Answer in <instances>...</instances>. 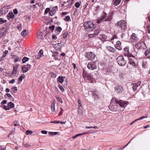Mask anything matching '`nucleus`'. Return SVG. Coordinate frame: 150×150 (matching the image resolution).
Returning <instances> with one entry per match:
<instances>
[{"label": "nucleus", "instance_id": "nucleus-23", "mask_svg": "<svg viewBox=\"0 0 150 150\" xmlns=\"http://www.w3.org/2000/svg\"><path fill=\"white\" fill-rule=\"evenodd\" d=\"M107 38V36L105 35L100 34V38L102 40H105Z\"/></svg>", "mask_w": 150, "mask_h": 150}, {"label": "nucleus", "instance_id": "nucleus-20", "mask_svg": "<svg viewBox=\"0 0 150 150\" xmlns=\"http://www.w3.org/2000/svg\"><path fill=\"white\" fill-rule=\"evenodd\" d=\"M8 19L9 20L10 18L13 19L14 18L15 16L13 12H10L7 15Z\"/></svg>", "mask_w": 150, "mask_h": 150}, {"label": "nucleus", "instance_id": "nucleus-57", "mask_svg": "<svg viewBox=\"0 0 150 150\" xmlns=\"http://www.w3.org/2000/svg\"><path fill=\"white\" fill-rule=\"evenodd\" d=\"M78 106L79 107H82V105H81V101H80L79 99H78Z\"/></svg>", "mask_w": 150, "mask_h": 150}, {"label": "nucleus", "instance_id": "nucleus-21", "mask_svg": "<svg viewBox=\"0 0 150 150\" xmlns=\"http://www.w3.org/2000/svg\"><path fill=\"white\" fill-rule=\"evenodd\" d=\"M18 67V65H16L15 66H13V70L12 71V74H16L17 72V69Z\"/></svg>", "mask_w": 150, "mask_h": 150}, {"label": "nucleus", "instance_id": "nucleus-18", "mask_svg": "<svg viewBox=\"0 0 150 150\" xmlns=\"http://www.w3.org/2000/svg\"><path fill=\"white\" fill-rule=\"evenodd\" d=\"M54 48L57 50H60L62 49L61 46L59 45V43H57L54 45Z\"/></svg>", "mask_w": 150, "mask_h": 150}, {"label": "nucleus", "instance_id": "nucleus-62", "mask_svg": "<svg viewBox=\"0 0 150 150\" xmlns=\"http://www.w3.org/2000/svg\"><path fill=\"white\" fill-rule=\"evenodd\" d=\"M7 100H3L1 103V104H6L7 103Z\"/></svg>", "mask_w": 150, "mask_h": 150}, {"label": "nucleus", "instance_id": "nucleus-14", "mask_svg": "<svg viewBox=\"0 0 150 150\" xmlns=\"http://www.w3.org/2000/svg\"><path fill=\"white\" fill-rule=\"evenodd\" d=\"M144 45V43L139 42L135 45V47L138 50L143 48L142 46Z\"/></svg>", "mask_w": 150, "mask_h": 150}, {"label": "nucleus", "instance_id": "nucleus-60", "mask_svg": "<svg viewBox=\"0 0 150 150\" xmlns=\"http://www.w3.org/2000/svg\"><path fill=\"white\" fill-rule=\"evenodd\" d=\"M13 12L15 14H16L18 13V11L16 9H14L13 10Z\"/></svg>", "mask_w": 150, "mask_h": 150}, {"label": "nucleus", "instance_id": "nucleus-22", "mask_svg": "<svg viewBox=\"0 0 150 150\" xmlns=\"http://www.w3.org/2000/svg\"><path fill=\"white\" fill-rule=\"evenodd\" d=\"M90 82L92 83L93 82V77L91 75L89 74L88 76L86 78Z\"/></svg>", "mask_w": 150, "mask_h": 150}, {"label": "nucleus", "instance_id": "nucleus-53", "mask_svg": "<svg viewBox=\"0 0 150 150\" xmlns=\"http://www.w3.org/2000/svg\"><path fill=\"white\" fill-rule=\"evenodd\" d=\"M3 108L6 110H9V108L8 106H6L5 105H3L2 106Z\"/></svg>", "mask_w": 150, "mask_h": 150}, {"label": "nucleus", "instance_id": "nucleus-49", "mask_svg": "<svg viewBox=\"0 0 150 150\" xmlns=\"http://www.w3.org/2000/svg\"><path fill=\"white\" fill-rule=\"evenodd\" d=\"M50 75L51 77L53 78H55L57 76L56 74L53 72H51L50 73Z\"/></svg>", "mask_w": 150, "mask_h": 150}, {"label": "nucleus", "instance_id": "nucleus-64", "mask_svg": "<svg viewBox=\"0 0 150 150\" xmlns=\"http://www.w3.org/2000/svg\"><path fill=\"white\" fill-rule=\"evenodd\" d=\"M148 33L150 34V25L148 26L147 27Z\"/></svg>", "mask_w": 150, "mask_h": 150}, {"label": "nucleus", "instance_id": "nucleus-30", "mask_svg": "<svg viewBox=\"0 0 150 150\" xmlns=\"http://www.w3.org/2000/svg\"><path fill=\"white\" fill-rule=\"evenodd\" d=\"M87 133H88V132H85L83 133L76 134L73 137V139H75V138H76L77 137H78L79 136L82 135L83 134H87Z\"/></svg>", "mask_w": 150, "mask_h": 150}, {"label": "nucleus", "instance_id": "nucleus-6", "mask_svg": "<svg viewBox=\"0 0 150 150\" xmlns=\"http://www.w3.org/2000/svg\"><path fill=\"white\" fill-rule=\"evenodd\" d=\"M87 68L90 70H93L97 69L96 63L94 61L89 62L87 65Z\"/></svg>", "mask_w": 150, "mask_h": 150}, {"label": "nucleus", "instance_id": "nucleus-34", "mask_svg": "<svg viewBox=\"0 0 150 150\" xmlns=\"http://www.w3.org/2000/svg\"><path fill=\"white\" fill-rule=\"evenodd\" d=\"M100 30L99 29H98L95 30L94 31V34L96 36L100 33Z\"/></svg>", "mask_w": 150, "mask_h": 150}, {"label": "nucleus", "instance_id": "nucleus-5", "mask_svg": "<svg viewBox=\"0 0 150 150\" xmlns=\"http://www.w3.org/2000/svg\"><path fill=\"white\" fill-rule=\"evenodd\" d=\"M117 25L121 27L122 29L125 30L127 28V23L124 20H121L117 22Z\"/></svg>", "mask_w": 150, "mask_h": 150}, {"label": "nucleus", "instance_id": "nucleus-45", "mask_svg": "<svg viewBox=\"0 0 150 150\" xmlns=\"http://www.w3.org/2000/svg\"><path fill=\"white\" fill-rule=\"evenodd\" d=\"M59 88L60 90L62 92H64V89L63 86L59 84L58 85Z\"/></svg>", "mask_w": 150, "mask_h": 150}, {"label": "nucleus", "instance_id": "nucleus-38", "mask_svg": "<svg viewBox=\"0 0 150 150\" xmlns=\"http://www.w3.org/2000/svg\"><path fill=\"white\" fill-rule=\"evenodd\" d=\"M150 54V49H148L145 52L144 55L146 56H147Z\"/></svg>", "mask_w": 150, "mask_h": 150}, {"label": "nucleus", "instance_id": "nucleus-10", "mask_svg": "<svg viewBox=\"0 0 150 150\" xmlns=\"http://www.w3.org/2000/svg\"><path fill=\"white\" fill-rule=\"evenodd\" d=\"M31 65L29 64L24 65L22 67V69L23 73L27 72L31 68Z\"/></svg>", "mask_w": 150, "mask_h": 150}, {"label": "nucleus", "instance_id": "nucleus-44", "mask_svg": "<svg viewBox=\"0 0 150 150\" xmlns=\"http://www.w3.org/2000/svg\"><path fill=\"white\" fill-rule=\"evenodd\" d=\"M11 90L13 92L16 93L18 90L17 88L15 86L12 87L11 89Z\"/></svg>", "mask_w": 150, "mask_h": 150}, {"label": "nucleus", "instance_id": "nucleus-54", "mask_svg": "<svg viewBox=\"0 0 150 150\" xmlns=\"http://www.w3.org/2000/svg\"><path fill=\"white\" fill-rule=\"evenodd\" d=\"M7 21L6 20H3V18H0V24L1 23H4L6 22Z\"/></svg>", "mask_w": 150, "mask_h": 150}, {"label": "nucleus", "instance_id": "nucleus-25", "mask_svg": "<svg viewBox=\"0 0 150 150\" xmlns=\"http://www.w3.org/2000/svg\"><path fill=\"white\" fill-rule=\"evenodd\" d=\"M78 114H79L80 115H81L83 114V110L82 107H79L78 110Z\"/></svg>", "mask_w": 150, "mask_h": 150}, {"label": "nucleus", "instance_id": "nucleus-39", "mask_svg": "<svg viewBox=\"0 0 150 150\" xmlns=\"http://www.w3.org/2000/svg\"><path fill=\"white\" fill-rule=\"evenodd\" d=\"M124 75L123 74L120 73L119 75V77L121 80H123L124 79Z\"/></svg>", "mask_w": 150, "mask_h": 150}, {"label": "nucleus", "instance_id": "nucleus-29", "mask_svg": "<svg viewBox=\"0 0 150 150\" xmlns=\"http://www.w3.org/2000/svg\"><path fill=\"white\" fill-rule=\"evenodd\" d=\"M52 103L51 105V110L53 112H55V103Z\"/></svg>", "mask_w": 150, "mask_h": 150}, {"label": "nucleus", "instance_id": "nucleus-27", "mask_svg": "<svg viewBox=\"0 0 150 150\" xmlns=\"http://www.w3.org/2000/svg\"><path fill=\"white\" fill-rule=\"evenodd\" d=\"M89 74H87L85 71L83 70V73L82 76L83 77L84 79H86L88 76V75H89Z\"/></svg>", "mask_w": 150, "mask_h": 150}, {"label": "nucleus", "instance_id": "nucleus-61", "mask_svg": "<svg viewBox=\"0 0 150 150\" xmlns=\"http://www.w3.org/2000/svg\"><path fill=\"white\" fill-rule=\"evenodd\" d=\"M52 39L56 40L57 39L56 35H53L52 36Z\"/></svg>", "mask_w": 150, "mask_h": 150}, {"label": "nucleus", "instance_id": "nucleus-47", "mask_svg": "<svg viewBox=\"0 0 150 150\" xmlns=\"http://www.w3.org/2000/svg\"><path fill=\"white\" fill-rule=\"evenodd\" d=\"M81 2H77L75 4V6L76 8H79L81 5Z\"/></svg>", "mask_w": 150, "mask_h": 150}, {"label": "nucleus", "instance_id": "nucleus-2", "mask_svg": "<svg viewBox=\"0 0 150 150\" xmlns=\"http://www.w3.org/2000/svg\"><path fill=\"white\" fill-rule=\"evenodd\" d=\"M112 101L114 102L115 101V103L118 104L121 107L125 108L127 105L128 104V102L127 101H124L121 100L117 99L115 98H113L112 99Z\"/></svg>", "mask_w": 150, "mask_h": 150}, {"label": "nucleus", "instance_id": "nucleus-17", "mask_svg": "<svg viewBox=\"0 0 150 150\" xmlns=\"http://www.w3.org/2000/svg\"><path fill=\"white\" fill-rule=\"evenodd\" d=\"M43 54V52L42 50H40L39 52L38 53V54L36 55L35 58L38 59H40Z\"/></svg>", "mask_w": 150, "mask_h": 150}, {"label": "nucleus", "instance_id": "nucleus-50", "mask_svg": "<svg viewBox=\"0 0 150 150\" xmlns=\"http://www.w3.org/2000/svg\"><path fill=\"white\" fill-rule=\"evenodd\" d=\"M70 19V17L69 16H67L64 19V20L66 21H68Z\"/></svg>", "mask_w": 150, "mask_h": 150}, {"label": "nucleus", "instance_id": "nucleus-1", "mask_svg": "<svg viewBox=\"0 0 150 150\" xmlns=\"http://www.w3.org/2000/svg\"><path fill=\"white\" fill-rule=\"evenodd\" d=\"M85 29L88 31H92L95 26V24L92 22H85L84 25Z\"/></svg>", "mask_w": 150, "mask_h": 150}, {"label": "nucleus", "instance_id": "nucleus-24", "mask_svg": "<svg viewBox=\"0 0 150 150\" xmlns=\"http://www.w3.org/2000/svg\"><path fill=\"white\" fill-rule=\"evenodd\" d=\"M121 1V0H113V3L114 5L117 6L120 4Z\"/></svg>", "mask_w": 150, "mask_h": 150}, {"label": "nucleus", "instance_id": "nucleus-36", "mask_svg": "<svg viewBox=\"0 0 150 150\" xmlns=\"http://www.w3.org/2000/svg\"><path fill=\"white\" fill-rule=\"evenodd\" d=\"M27 33V32L26 31V30H23L21 33V34L24 37L26 35Z\"/></svg>", "mask_w": 150, "mask_h": 150}, {"label": "nucleus", "instance_id": "nucleus-51", "mask_svg": "<svg viewBox=\"0 0 150 150\" xmlns=\"http://www.w3.org/2000/svg\"><path fill=\"white\" fill-rule=\"evenodd\" d=\"M58 7L57 6H55L54 7L52 10L55 13L56 12V11H58Z\"/></svg>", "mask_w": 150, "mask_h": 150}, {"label": "nucleus", "instance_id": "nucleus-3", "mask_svg": "<svg viewBox=\"0 0 150 150\" xmlns=\"http://www.w3.org/2000/svg\"><path fill=\"white\" fill-rule=\"evenodd\" d=\"M116 60L119 65L120 66H124L126 63L127 61L122 56H118Z\"/></svg>", "mask_w": 150, "mask_h": 150}, {"label": "nucleus", "instance_id": "nucleus-7", "mask_svg": "<svg viewBox=\"0 0 150 150\" xmlns=\"http://www.w3.org/2000/svg\"><path fill=\"white\" fill-rule=\"evenodd\" d=\"M123 52L124 55L128 57H130L133 56L132 54L129 52V47H125L124 48Z\"/></svg>", "mask_w": 150, "mask_h": 150}, {"label": "nucleus", "instance_id": "nucleus-12", "mask_svg": "<svg viewBox=\"0 0 150 150\" xmlns=\"http://www.w3.org/2000/svg\"><path fill=\"white\" fill-rule=\"evenodd\" d=\"M141 83V81H139L137 83H133L132 84L133 86L132 87L134 91L137 90L138 88L139 87Z\"/></svg>", "mask_w": 150, "mask_h": 150}, {"label": "nucleus", "instance_id": "nucleus-41", "mask_svg": "<svg viewBox=\"0 0 150 150\" xmlns=\"http://www.w3.org/2000/svg\"><path fill=\"white\" fill-rule=\"evenodd\" d=\"M8 50H6L3 52V55H2V57L3 58L5 57L6 56V54L8 53Z\"/></svg>", "mask_w": 150, "mask_h": 150}, {"label": "nucleus", "instance_id": "nucleus-31", "mask_svg": "<svg viewBox=\"0 0 150 150\" xmlns=\"http://www.w3.org/2000/svg\"><path fill=\"white\" fill-rule=\"evenodd\" d=\"M8 105L9 108H13L14 107V103L11 102L8 103Z\"/></svg>", "mask_w": 150, "mask_h": 150}, {"label": "nucleus", "instance_id": "nucleus-63", "mask_svg": "<svg viewBox=\"0 0 150 150\" xmlns=\"http://www.w3.org/2000/svg\"><path fill=\"white\" fill-rule=\"evenodd\" d=\"M49 28L50 29H51L52 30H53L54 28V25H52L51 26H50L49 27Z\"/></svg>", "mask_w": 150, "mask_h": 150}, {"label": "nucleus", "instance_id": "nucleus-28", "mask_svg": "<svg viewBox=\"0 0 150 150\" xmlns=\"http://www.w3.org/2000/svg\"><path fill=\"white\" fill-rule=\"evenodd\" d=\"M5 28H3L1 29L0 30V39L3 36L5 31Z\"/></svg>", "mask_w": 150, "mask_h": 150}, {"label": "nucleus", "instance_id": "nucleus-19", "mask_svg": "<svg viewBox=\"0 0 150 150\" xmlns=\"http://www.w3.org/2000/svg\"><path fill=\"white\" fill-rule=\"evenodd\" d=\"M107 49L109 51L112 52H116V50L113 47H112L110 46H108L107 47Z\"/></svg>", "mask_w": 150, "mask_h": 150}, {"label": "nucleus", "instance_id": "nucleus-33", "mask_svg": "<svg viewBox=\"0 0 150 150\" xmlns=\"http://www.w3.org/2000/svg\"><path fill=\"white\" fill-rule=\"evenodd\" d=\"M13 58H15V59L14 61V62L15 63L16 62H17L19 61H20L19 58L16 55H14L13 56Z\"/></svg>", "mask_w": 150, "mask_h": 150}, {"label": "nucleus", "instance_id": "nucleus-46", "mask_svg": "<svg viewBox=\"0 0 150 150\" xmlns=\"http://www.w3.org/2000/svg\"><path fill=\"white\" fill-rule=\"evenodd\" d=\"M94 128L95 129H98V127L96 126H95L94 127H88V126H86L85 127L86 129H91V128Z\"/></svg>", "mask_w": 150, "mask_h": 150}, {"label": "nucleus", "instance_id": "nucleus-11", "mask_svg": "<svg viewBox=\"0 0 150 150\" xmlns=\"http://www.w3.org/2000/svg\"><path fill=\"white\" fill-rule=\"evenodd\" d=\"M134 56H133L132 57H132V58H129V63L130 64H132L133 67H137V65L135 64V60L134 58Z\"/></svg>", "mask_w": 150, "mask_h": 150}, {"label": "nucleus", "instance_id": "nucleus-35", "mask_svg": "<svg viewBox=\"0 0 150 150\" xmlns=\"http://www.w3.org/2000/svg\"><path fill=\"white\" fill-rule=\"evenodd\" d=\"M63 78L64 77L61 76H59L58 77L59 82L61 83H62L64 81Z\"/></svg>", "mask_w": 150, "mask_h": 150}, {"label": "nucleus", "instance_id": "nucleus-42", "mask_svg": "<svg viewBox=\"0 0 150 150\" xmlns=\"http://www.w3.org/2000/svg\"><path fill=\"white\" fill-rule=\"evenodd\" d=\"M58 134V132H49V134L52 136L55 135L57 134Z\"/></svg>", "mask_w": 150, "mask_h": 150}, {"label": "nucleus", "instance_id": "nucleus-55", "mask_svg": "<svg viewBox=\"0 0 150 150\" xmlns=\"http://www.w3.org/2000/svg\"><path fill=\"white\" fill-rule=\"evenodd\" d=\"M68 35L67 33L65 32L63 34V37L64 39L66 38Z\"/></svg>", "mask_w": 150, "mask_h": 150}, {"label": "nucleus", "instance_id": "nucleus-9", "mask_svg": "<svg viewBox=\"0 0 150 150\" xmlns=\"http://www.w3.org/2000/svg\"><path fill=\"white\" fill-rule=\"evenodd\" d=\"M123 90V88L121 86L118 85L115 88V91L117 93H122Z\"/></svg>", "mask_w": 150, "mask_h": 150}, {"label": "nucleus", "instance_id": "nucleus-37", "mask_svg": "<svg viewBox=\"0 0 150 150\" xmlns=\"http://www.w3.org/2000/svg\"><path fill=\"white\" fill-rule=\"evenodd\" d=\"M25 78V75L24 74H22L21 76L18 78V81H21Z\"/></svg>", "mask_w": 150, "mask_h": 150}, {"label": "nucleus", "instance_id": "nucleus-58", "mask_svg": "<svg viewBox=\"0 0 150 150\" xmlns=\"http://www.w3.org/2000/svg\"><path fill=\"white\" fill-rule=\"evenodd\" d=\"M55 13L52 10L50 11L49 13L51 16H53Z\"/></svg>", "mask_w": 150, "mask_h": 150}, {"label": "nucleus", "instance_id": "nucleus-52", "mask_svg": "<svg viewBox=\"0 0 150 150\" xmlns=\"http://www.w3.org/2000/svg\"><path fill=\"white\" fill-rule=\"evenodd\" d=\"M33 133V132L32 131H29L28 130H27L26 132V134L27 135H31Z\"/></svg>", "mask_w": 150, "mask_h": 150}, {"label": "nucleus", "instance_id": "nucleus-13", "mask_svg": "<svg viewBox=\"0 0 150 150\" xmlns=\"http://www.w3.org/2000/svg\"><path fill=\"white\" fill-rule=\"evenodd\" d=\"M130 38L132 41L136 42L139 40V39L137 37L136 35L134 33H133L131 36Z\"/></svg>", "mask_w": 150, "mask_h": 150}, {"label": "nucleus", "instance_id": "nucleus-16", "mask_svg": "<svg viewBox=\"0 0 150 150\" xmlns=\"http://www.w3.org/2000/svg\"><path fill=\"white\" fill-rule=\"evenodd\" d=\"M115 47L119 50H122L121 43L119 41H118L117 42L116 44L115 45Z\"/></svg>", "mask_w": 150, "mask_h": 150}, {"label": "nucleus", "instance_id": "nucleus-59", "mask_svg": "<svg viewBox=\"0 0 150 150\" xmlns=\"http://www.w3.org/2000/svg\"><path fill=\"white\" fill-rule=\"evenodd\" d=\"M50 11V8H47L45 9V13H48V12H49Z\"/></svg>", "mask_w": 150, "mask_h": 150}, {"label": "nucleus", "instance_id": "nucleus-4", "mask_svg": "<svg viewBox=\"0 0 150 150\" xmlns=\"http://www.w3.org/2000/svg\"><path fill=\"white\" fill-rule=\"evenodd\" d=\"M96 55L94 53L92 52H88L86 53L85 57L89 60H93L95 58Z\"/></svg>", "mask_w": 150, "mask_h": 150}, {"label": "nucleus", "instance_id": "nucleus-43", "mask_svg": "<svg viewBox=\"0 0 150 150\" xmlns=\"http://www.w3.org/2000/svg\"><path fill=\"white\" fill-rule=\"evenodd\" d=\"M29 60V58L26 57H24L23 59L22 62L23 63H24L27 61H28Z\"/></svg>", "mask_w": 150, "mask_h": 150}, {"label": "nucleus", "instance_id": "nucleus-26", "mask_svg": "<svg viewBox=\"0 0 150 150\" xmlns=\"http://www.w3.org/2000/svg\"><path fill=\"white\" fill-rule=\"evenodd\" d=\"M147 116H142L141 117H140V118L137 119L135 120L133 122H131L130 124V125H132L134 122H135L137 121H138V120H142V119H144V118H147Z\"/></svg>", "mask_w": 150, "mask_h": 150}, {"label": "nucleus", "instance_id": "nucleus-15", "mask_svg": "<svg viewBox=\"0 0 150 150\" xmlns=\"http://www.w3.org/2000/svg\"><path fill=\"white\" fill-rule=\"evenodd\" d=\"M112 14L110 13L108 16L106 13V16L104 21H110L112 19Z\"/></svg>", "mask_w": 150, "mask_h": 150}, {"label": "nucleus", "instance_id": "nucleus-40", "mask_svg": "<svg viewBox=\"0 0 150 150\" xmlns=\"http://www.w3.org/2000/svg\"><path fill=\"white\" fill-rule=\"evenodd\" d=\"M8 6H6L2 8H4V12L5 13H7L8 11Z\"/></svg>", "mask_w": 150, "mask_h": 150}, {"label": "nucleus", "instance_id": "nucleus-48", "mask_svg": "<svg viewBox=\"0 0 150 150\" xmlns=\"http://www.w3.org/2000/svg\"><path fill=\"white\" fill-rule=\"evenodd\" d=\"M56 98L57 99V100L61 103H62L63 101L61 99V98L59 97H58L57 96H56Z\"/></svg>", "mask_w": 150, "mask_h": 150}, {"label": "nucleus", "instance_id": "nucleus-8", "mask_svg": "<svg viewBox=\"0 0 150 150\" xmlns=\"http://www.w3.org/2000/svg\"><path fill=\"white\" fill-rule=\"evenodd\" d=\"M106 16V13L103 12V13L100 16V17L97 18L96 20V22L98 24L100 23L103 21L104 20Z\"/></svg>", "mask_w": 150, "mask_h": 150}, {"label": "nucleus", "instance_id": "nucleus-32", "mask_svg": "<svg viewBox=\"0 0 150 150\" xmlns=\"http://www.w3.org/2000/svg\"><path fill=\"white\" fill-rule=\"evenodd\" d=\"M109 108L110 110L112 111H116L117 110V109L115 108L113 106H112L111 105V104L109 105Z\"/></svg>", "mask_w": 150, "mask_h": 150}, {"label": "nucleus", "instance_id": "nucleus-56", "mask_svg": "<svg viewBox=\"0 0 150 150\" xmlns=\"http://www.w3.org/2000/svg\"><path fill=\"white\" fill-rule=\"evenodd\" d=\"M88 36L89 38H92L96 37V36L94 35V33L93 34H89L88 35Z\"/></svg>", "mask_w": 150, "mask_h": 150}]
</instances>
